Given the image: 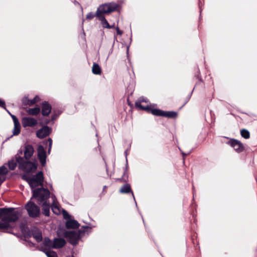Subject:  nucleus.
I'll use <instances>...</instances> for the list:
<instances>
[{
    "mask_svg": "<svg viewBox=\"0 0 257 257\" xmlns=\"http://www.w3.org/2000/svg\"><path fill=\"white\" fill-rule=\"evenodd\" d=\"M62 213L65 219H66L67 220L70 219V216L66 211L63 210Z\"/></svg>",
    "mask_w": 257,
    "mask_h": 257,
    "instance_id": "34",
    "label": "nucleus"
},
{
    "mask_svg": "<svg viewBox=\"0 0 257 257\" xmlns=\"http://www.w3.org/2000/svg\"><path fill=\"white\" fill-rule=\"evenodd\" d=\"M51 132V129L49 127L45 126L37 132V136L39 138L43 139L48 136Z\"/></svg>",
    "mask_w": 257,
    "mask_h": 257,
    "instance_id": "12",
    "label": "nucleus"
},
{
    "mask_svg": "<svg viewBox=\"0 0 257 257\" xmlns=\"http://www.w3.org/2000/svg\"><path fill=\"white\" fill-rule=\"evenodd\" d=\"M52 210L55 214H60L61 213L60 208L55 203H53L52 207Z\"/></svg>",
    "mask_w": 257,
    "mask_h": 257,
    "instance_id": "27",
    "label": "nucleus"
},
{
    "mask_svg": "<svg viewBox=\"0 0 257 257\" xmlns=\"http://www.w3.org/2000/svg\"><path fill=\"white\" fill-rule=\"evenodd\" d=\"M227 144L233 148L237 152H241L244 150L242 144L237 140L232 139L228 141Z\"/></svg>",
    "mask_w": 257,
    "mask_h": 257,
    "instance_id": "8",
    "label": "nucleus"
},
{
    "mask_svg": "<svg viewBox=\"0 0 257 257\" xmlns=\"http://www.w3.org/2000/svg\"><path fill=\"white\" fill-rule=\"evenodd\" d=\"M34 237L36 239L37 242H40L42 240V236L41 233H38L34 235Z\"/></svg>",
    "mask_w": 257,
    "mask_h": 257,
    "instance_id": "31",
    "label": "nucleus"
},
{
    "mask_svg": "<svg viewBox=\"0 0 257 257\" xmlns=\"http://www.w3.org/2000/svg\"><path fill=\"white\" fill-rule=\"evenodd\" d=\"M64 237L67 239L71 244L76 245L78 243L80 238V234L78 232L74 230L65 231L64 232Z\"/></svg>",
    "mask_w": 257,
    "mask_h": 257,
    "instance_id": "7",
    "label": "nucleus"
},
{
    "mask_svg": "<svg viewBox=\"0 0 257 257\" xmlns=\"http://www.w3.org/2000/svg\"><path fill=\"white\" fill-rule=\"evenodd\" d=\"M131 191L130 185L126 184L123 185L120 189V192L122 193H127Z\"/></svg>",
    "mask_w": 257,
    "mask_h": 257,
    "instance_id": "25",
    "label": "nucleus"
},
{
    "mask_svg": "<svg viewBox=\"0 0 257 257\" xmlns=\"http://www.w3.org/2000/svg\"><path fill=\"white\" fill-rule=\"evenodd\" d=\"M8 171L6 167L4 165L0 167V175H5L8 173Z\"/></svg>",
    "mask_w": 257,
    "mask_h": 257,
    "instance_id": "30",
    "label": "nucleus"
},
{
    "mask_svg": "<svg viewBox=\"0 0 257 257\" xmlns=\"http://www.w3.org/2000/svg\"><path fill=\"white\" fill-rule=\"evenodd\" d=\"M48 141L49 142V149H48V153L49 154L50 152V151H51L52 145V140L51 139L49 138L48 140Z\"/></svg>",
    "mask_w": 257,
    "mask_h": 257,
    "instance_id": "36",
    "label": "nucleus"
},
{
    "mask_svg": "<svg viewBox=\"0 0 257 257\" xmlns=\"http://www.w3.org/2000/svg\"><path fill=\"white\" fill-rule=\"evenodd\" d=\"M43 213L46 216H49L50 205L46 201H45L43 204Z\"/></svg>",
    "mask_w": 257,
    "mask_h": 257,
    "instance_id": "19",
    "label": "nucleus"
},
{
    "mask_svg": "<svg viewBox=\"0 0 257 257\" xmlns=\"http://www.w3.org/2000/svg\"><path fill=\"white\" fill-rule=\"evenodd\" d=\"M101 21V24L103 28L110 29V25L108 23L104 16H96Z\"/></svg>",
    "mask_w": 257,
    "mask_h": 257,
    "instance_id": "18",
    "label": "nucleus"
},
{
    "mask_svg": "<svg viewBox=\"0 0 257 257\" xmlns=\"http://www.w3.org/2000/svg\"><path fill=\"white\" fill-rule=\"evenodd\" d=\"M66 226L67 228H76L78 227L79 223L77 221L70 219L66 221Z\"/></svg>",
    "mask_w": 257,
    "mask_h": 257,
    "instance_id": "17",
    "label": "nucleus"
},
{
    "mask_svg": "<svg viewBox=\"0 0 257 257\" xmlns=\"http://www.w3.org/2000/svg\"><path fill=\"white\" fill-rule=\"evenodd\" d=\"M66 257H73L72 256H67Z\"/></svg>",
    "mask_w": 257,
    "mask_h": 257,
    "instance_id": "45",
    "label": "nucleus"
},
{
    "mask_svg": "<svg viewBox=\"0 0 257 257\" xmlns=\"http://www.w3.org/2000/svg\"><path fill=\"white\" fill-rule=\"evenodd\" d=\"M177 116V113L174 111H164L163 112V116L169 118H175Z\"/></svg>",
    "mask_w": 257,
    "mask_h": 257,
    "instance_id": "26",
    "label": "nucleus"
},
{
    "mask_svg": "<svg viewBox=\"0 0 257 257\" xmlns=\"http://www.w3.org/2000/svg\"><path fill=\"white\" fill-rule=\"evenodd\" d=\"M22 179L29 183L33 190L35 187L38 186H43V185L44 176L42 171H39L36 175L32 176L27 173L25 174L22 176Z\"/></svg>",
    "mask_w": 257,
    "mask_h": 257,
    "instance_id": "2",
    "label": "nucleus"
},
{
    "mask_svg": "<svg viewBox=\"0 0 257 257\" xmlns=\"http://www.w3.org/2000/svg\"><path fill=\"white\" fill-rule=\"evenodd\" d=\"M13 208H0V227L2 229L8 228L10 227V223L16 221L21 216L18 211H14Z\"/></svg>",
    "mask_w": 257,
    "mask_h": 257,
    "instance_id": "1",
    "label": "nucleus"
},
{
    "mask_svg": "<svg viewBox=\"0 0 257 257\" xmlns=\"http://www.w3.org/2000/svg\"><path fill=\"white\" fill-rule=\"evenodd\" d=\"M132 195H133V196L134 198H135V196H134V194H133V192H132Z\"/></svg>",
    "mask_w": 257,
    "mask_h": 257,
    "instance_id": "44",
    "label": "nucleus"
},
{
    "mask_svg": "<svg viewBox=\"0 0 257 257\" xmlns=\"http://www.w3.org/2000/svg\"><path fill=\"white\" fill-rule=\"evenodd\" d=\"M39 100V98L38 97V96H35L33 99V102L32 103H36V102H37Z\"/></svg>",
    "mask_w": 257,
    "mask_h": 257,
    "instance_id": "37",
    "label": "nucleus"
},
{
    "mask_svg": "<svg viewBox=\"0 0 257 257\" xmlns=\"http://www.w3.org/2000/svg\"><path fill=\"white\" fill-rule=\"evenodd\" d=\"M148 100L144 97L140 98L135 103L136 106L139 109L148 110L149 105Z\"/></svg>",
    "mask_w": 257,
    "mask_h": 257,
    "instance_id": "10",
    "label": "nucleus"
},
{
    "mask_svg": "<svg viewBox=\"0 0 257 257\" xmlns=\"http://www.w3.org/2000/svg\"><path fill=\"white\" fill-rule=\"evenodd\" d=\"M34 148L32 146L28 145L25 146L24 156L26 159L28 160L31 158L34 154Z\"/></svg>",
    "mask_w": 257,
    "mask_h": 257,
    "instance_id": "14",
    "label": "nucleus"
},
{
    "mask_svg": "<svg viewBox=\"0 0 257 257\" xmlns=\"http://www.w3.org/2000/svg\"><path fill=\"white\" fill-rule=\"evenodd\" d=\"M50 195V191L47 189L41 188L33 190V197L37 198L39 204L46 201Z\"/></svg>",
    "mask_w": 257,
    "mask_h": 257,
    "instance_id": "5",
    "label": "nucleus"
},
{
    "mask_svg": "<svg viewBox=\"0 0 257 257\" xmlns=\"http://www.w3.org/2000/svg\"><path fill=\"white\" fill-rule=\"evenodd\" d=\"M26 209L29 215L31 217H36L40 214V209L34 203L29 201L26 205Z\"/></svg>",
    "mask_w": 257,
    "mask_h": 257,
    "instance_id": "6",
    "label": "nucleus"
},
{
    "mask_svg": "<svg viewBox=\"0 0 257 257\" xmlns=\"http://www.w3.org/2000/svg\"><path fill=\"white\" fill-rule=\"evenodd\" d=\"M8 112L11 115L12 118H13V121H14V123H16V122L17 123L18 122H19L18 119L17 118V117L15 115H14L13 114H12L9 111H8Z\"/></svg>",
    "mask_w": 257,
    "mask_h": 257,
    "instance_id": "35",
    "label": "nucleus"
},
{
    "mask_svg": "<svg viewBox=\"0 0 257 257\" xmlns=\"http://www.w3.org/2000/svg\"><path fill=\"white\" fill-rule=\"evenodd\" d=\"M51 111V106L47 102H44L42 103V114L44 116H47Z\"/></svg>",
    "mask_w": 257,
    "mask_h": 257,
    "instance_id": "15",
    "label": "nucleus"
},
{
    "mask_svg": "<svg viewBox=\"0 0 257 257\" xmlns=\"http://www.w3.org/2000/svg\"><path fill=\"white\" fill-rule=\"evenodd\" d=\"M53 248H59L63 247L65 244V240L63 238H55L53 241Z\"/></svg>",
    "mask_w": 257,
    "mask_h": 257,
    "instance_id": "16",
    "label": "nucleus"
},
{
    "mask_svg": "<svg viewBox=\"0 0 257 257\" xmlns=\"http://www.w3.org/2000/svg\"><path fill=\"white\" fill-rule=\"evenodd\" d=\"M39 100V98L38 97V96H35L33 99V102L32 103H36V102H37Z\"/></svg>",
    "mask_w": 257,
    "mask_h": 257,
    "instance_id": "38",
    "label": "nucleus"
},
{
    "mask_svg": "<svg viewBox=\"0 0 257 257\" xmlns=\"http://www.w3.org/2000/svg\"><path fill=\"white\" fill-rule=\"evenodd\" d=\"M17 161L19 164V168L25 172H34L37 169V165L35 163L25 161L21 157H17Z\"/></svg>",
    "mask_w": 257,
    "mask_h": 257,
    "instance_id": "4",
    "label": "nucleus"
},
{
    "mask_svg": "<svg viewBox=\"0 0 257 257\" xmlns=\"http://www.w3.org/2000/svg\"><path fill=\"white\" fill-rule=\"evenodd\" d=\"M46 255L48 257H57V254L56 252L51 250H44Z\"/></svg>",
    "mask_w": 257,
    "mask_h": 257,
    "instance_id": "29",
    "label": "nucleus"
},
{
    "mask_svg": "<svg viewBox=\"0 0 257 257\" xmlns=\"http://www.w3.org/2000/svg\"><path fill=\"white\" fill-rule=\"evenodd\" d=\"M92 71L93 74L96 75H99L101 73V70L100 66L95 63L93 65Z\"/></svg>",
    "mask_w": 257,
    "mask_h": 257,
    "instance_id": "21",
    "label": "nucleus"
},
{
    "mask_svg": "<svg viewBox=\"0 0 257 257\" xmlns=\"http://www.w3.org/2000/svg\"><path fill=\"white\" fill-rule=\"evenodd\" d=\"M4 181V179H2L1 177H0V184H1Z\"/></svg>",
    "mask_w": 257,
    "mask_h": 257,
    "instance_id": "42",
    "label": "nucleus"
},
{
    "mask_svg": "<svg viewBox=\"0 0 257 257\" xmlns=\"http://www.w3.org/2000/svg\"><path fill=\"white\" fill-rule=\"evenodd\" d=\"M148 111H151V113L155 115L162 116H163V112H164V111L161 110L159 109H151L150 107H149V109Z\"/></svg>",
    "mask_w": 257,
    "mask_h": 257,
    "instance_id": "24",
    "label": "nucleus"
},
{
    "mask_svg": "<svg viewBox=\"0 0 257 257\" xmlns=\"http://www.w3.org/2000/svg\"><path fill=\"white\" fill-rule=\"evenodd\" d=\"M22 123L23 126L24 127L28 126L33 127L38 123V121L37 119L31 117H24L22 119Z\"/></svg>",
    "mask_w": 257,
    "mask_h": 257,
    "instance_id": "9",
    "label": "nucleus"
},
{
    "mask_svg": "<svg viewBox=\"0 0 257 257\" xmlns=\"http://www.w3.org/2000/svg\"><path fill=\"white\" fill-rule=\"evenodd\" d=\"M114 28V25H112V26H110V28Z\"/></svg>",
    "mask_w": 257,
    "mask_h": 257,
    "instance_id": "43",
    "label": "nucleus"
},
{
    "mask_svg": "<svg viewBox=\"0 0 257 257\" xmlns=\"http://www.w3.org/2000/svg\"><path fill=\"white\" fill-rule=\"evenodd\" d=\"M0 106L4 108L5 109H6V107H5V102L1 99H0Z\"/></svg>",
    "mask_w": 257,
    "mask_h": 257,
    "instance_id": "39",
    "label": "nucleus"
},
{
    "mask_svg": "<svg viewBox=\"0 0 257 257\" xmlns=\"http://www.w3.org/2000/svg\"><path fill=\"white\" fill-rule=\"evenodd\" d=\"M52 119H54V116H52Z\"/></svg>",
    "mask_w": 257,
    "mask_h": 257,
    "instance_id": "46",
    "label": "nucleus"
},
{
    "mask_svg": "<svg viewBox=\"0 0 257 257\" xmlns=\"http://www.w3.org/2000/svg\"><path fill=\"white\" fill-rule=\"evenodd\" d=\"M38 151V157L39 160L41 164V165L44 166L46 164V151L44 148V147L40 145L38 146L37 149Z\"/></svg>",
    "mask_w": 257,
    "mask_h": 257,
    "instance_id": "11",
    "label": "nucleus"
},
{
    "mask_svg": "<svg viewBox=\"0 0 257 257\" xmlns=\"http://www.w3.org/2000/svg\"><path fill=\"white\" fill-rule=\"evenodd\" d=\"M29 100L27 97H25L22 99V103L24 105H29Z\"/></svg>",
    "mask_w": 257,
    "mask_h": 257,
    "instance_id": "33",
    "label": "nucleus"
},
{
    "mask_svg": "<svg viewBox=\"0 0 257 257\" xmlns=\"http://www.w3.org/2000/svg\"><path fill=\"white\" fill-rule=\"evenodd\" d=\"M53 241H52L49 238H45L43 241L42 245L41 247L42 248L44 247L42 250L44 251V250H49V249L53 248Z\"/></svg>",
    "mask_w": 257,
    "mask_h": 257,
    "instance_id": "13",
    "label": "nucleus"
},
{
    "mask_svg": "<svg viewBox=\"0 0 257 257\" xmlns=\"http://www.w3.org/2000/svg\"><path fill=\"white\" fill-rule=\"evenodd\" d=\"M0 228H2L1 227H0Z\"/></svg>",
    "mask_w": 257,
    "mask_h": 257,
    "instance_id": "47",
    "label": "nucleus"
},
{
    "mask_svg": "<svg viewBox=\"0 0 257 257\" xmlns=\"http://www.w3.org/2000/svg\"><path fill=\"white\" fill-rule=\"evenodd\" d=\"M19 157V156H17L15 160H12L8 162V166L10 170H14L16 168L17 164L18 163V162L17 161V158Z\"/></svg>",
    "mask_w": 257,
    "mask_h": 257,
    "instance_id": "23",
    "label": "nucleus"
},
{
    "mask_svg": "<svg viewBox=\"0 0 257 257\" xmlns=\"http://www.w3.org/2000/svg\"><path fill=\"white\" fill-rule=\"evenodd\" d=\"M21 131V125L19 122L17 123H14V127L13 129V135L16 136L18 135Z\"/></svg>",
    "mask_w": 257,
    "mask_h": 257,
    "instance_id": "22",
    "label": "nucleus"
},
{
    "mask_svg": "<svg viewBox=\"0 0 257 257\" xmlns=\"http://www.w3.org/2000/svg\"><path fill=\"white\" fill-rule=\"evenodd\" d=\"M240 134L241 136L244 139H247L249 138L250 134L249 132L247 130L245 129H242L240 131Z\"/></svg>",
    "mask_w": 257,
    "mask_h": 257,
    "instance_id": "28",
    "label": "nucleus"
},
{
    "mask_svg": "<svg viewBox=\"0 0 257 257\" xmlns=\"http://www.w3.org/2000/svg\"><path fill=\"white\" fill-rule=\"evenodd\" d=\"M116 32L118 35H121L122 34V32L119 30L118 27H116Z\"/></svg>",
    "mask_w": 257,
    "mask_h": 257,
    "instance_id": "40",
    "label": "nucleus"
},
{
    "mask_svg": "<svg viewBox=\"0 0 257 257\" xmlns=\"http://www.w3.org/2000/svg\"><path fill=\"white\" fill-rule=\"evenodd\" d=\"M33 99H31V100H29V105H33L34 103H32L33 102Z\"/></svg>",
    "mask_w": 257,
    "mask_h": 257,
    "instance_id": "41",
    "label": "nucleus"
},
{
    "mask_svg": "<svg viewBox=\"0 0 257 257\" xmlns=\"http://www.w3.org/2000/svg\"><path fill=\"white\" fill-rule=\"evenodd\" d=\"M27 112L29 115H36L40 113V108L38 107L29 108L27 110Z\"/></svg>",
    "mask_w": 257,
    "mask_h": 257,
    "instance_id": "20",
    "label": "nucleus"
},
{
    "mask_svg": "<svg viewBox=\"0 0 257 257\" xmlns=\"http://www.w3.org/2000/svg\"><path fill=\"white\" fill-rule=\"evenodd\" d=\"M118 5L115 3H108L102 4L98 8L96 16H104V14H108L116 10Z\"/></svg>",
    "mask_w": 257,
    "mask_h": 257,
    "instance_id": "3",
    "label": "nucleus"
},
{
    "mask_svg": "<svg viewBox=\"0 0 257 257\" xmlns=\"http://www.w3.org/2000/svg\"><path fill=\"white\" fill-rule=\"evenodd\" d=\"M95 16H96V14L94 15L93 13L90 12L87 15L86 19L87 20H90L92 19Z\"/></svg>",
    "mask_w": 257,
    "mask_h": 257,
    "instance_id": "32",
    "label": "nucleus"
}]
</instances>
